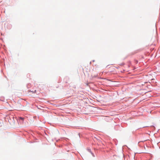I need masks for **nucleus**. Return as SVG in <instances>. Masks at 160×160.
<instances>
[{"mask_svg": "<svg viewBox=\"0 0 160 160\" xmlns=\"http://www.w3.org/2000/svg\"><path fill=\"white\" fill-rule=\"evenodd\" d=\"M19 119L22 120H23L24 118L22 117H20Z\"/></svg>", "mask_w": 160, "mask_h": 160, "instance_id": "nucleus-1", "label": "nucleus"}]
</instances>
